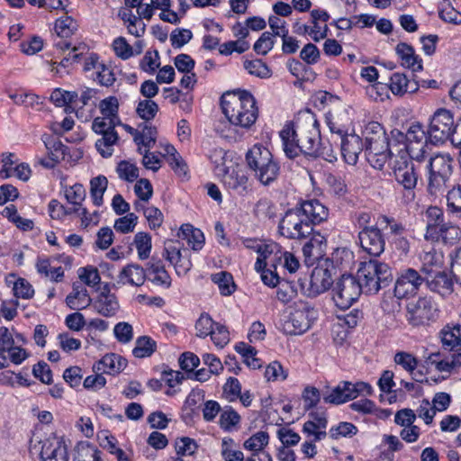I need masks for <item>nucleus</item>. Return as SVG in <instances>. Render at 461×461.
<instances>
[{
  "mask_svg": "<svg viewBox=\"0 0 461 461\" xmlns=\"http://www.w3.org/2000/svg\"><path fill=\"white\" fill-rule=\"evenodd\" d=\"M363 135L366 159L375 168L382 169L385 162L393 157L384 127L377 122H369Z\"/></svg>",
  "mask_w": 461,
  "mask_h": 461,
  "instance_id": "obj_4",
  "label": "nucleus"
},
{
  "mask_svg": "<svg viewBox=\"0 0 461 461\" xmlns=\"http://www.w3.org/2000/svg\"><path fill=\"white\" fill-rule=\"evenodd\" d=\"M276 285V298L283 303L291 302L297 295L295 286L290 282L279 281Z\"/></svg>",
  "mask_w": 461,
  "mask_h": 461,
  "instance_id": "obj_46",
  "label": "nucleus"
},
{
  "mask_svg": "<svg viewBox=\"0 0 461 461\" xmlns=\"http://www.w3.org/2000/svg\"><path fill=\"white\" fill-rule=\"evenodd\" d=\"M42 140L51 160L60 162L65 159L68 147L61 140L50 135H43Z\"/></svg>",
  "mask_w": 461,
  "mask_h": 461,
  "instance_id": "obj_32",
  "label": "nucleus"
},
{
  "mask_svg": "<svg viewBox=\"0 0 461 461\" xmlns=\"http://www.w3.org/2000/svg\"><path fill=\"white\" fill-rule=\"evenodd\" d=\"M315 311L307 303L299 302L291 312L289 319L284 323L283 330L288 335H300L307 331L312 321L315 318Z\"/></svg>",
  "mask_w": 461,
  "mask_h": 461,
  "instance_id": "obj_13",
  "label": "nucleus"
},
{
  "mask_svg": "<svg viewBox=\"0 0 461 461\" xmlns=\"http://www.w3.org/2000/svg\"><path fill=\"white\" fill-rule=\"evenodd\" d=\"M438 14L445 22L454 24L461 23V13L456 10L447 0H443V2L440 3Z\"/></svg>",
  "mask_w": 461,
  "mask_h": 461,
  "instance_id": "obj_45",
  "label": "nucleus"
},
{
  "mask_svg": "<svg viewBox=\"0 0 461 461\" xmlns=\"http://www.w3.org/2000/svg\"><path fill=\"white\" fill-rule=\"evenodd\" d=\"M214 321L207 313H203L196 321L195 330L196 336L205 338L212 332Z\"/></svg>",
  "mask_w": 461,
  "mask_h": 461,
  "instance_id": "obj_54",
  "label": "nucleus"
},
{
  "mask_svg": "<svg viewBox=\"0 0 461 461\" xmlns=\"http://www.w3.org/2000/svg\"><path fill=\"white\" fill-rule=\"evenodd\" d=\"M362 291L357 278L351 275H343L333 288V301L338 308L348 309L357 300Z\"/></svg>",
  "mask_w": 461,
  "mask_h": 461,
  "instance_id": "obj_11",
  "label": "nucleus"
},
{
  "mask_svg": "<svg viewBox=\"0 0 461 461\" xmlns=\"http://www.w3.org/2000/svg\"><path fill=\"white\" fill-rule=\"evenodd\" d=\"M212 280L218 285L222 295H230L234 291V282L232 276L228 272H219L212 275Z\"/></svg>",
  "mask_w": 461,
  "mask_h": 461,
  "instance_id": "obj_42",
  "label": "nucleus"
},
{
  "mask_svg": "<svg viewBox=\"0 0 461 461\" xmlns=\"http://www.w3.org/2000/svg\"><path fill=\"white\" fill-rule=\"evenodd\" d=\"M146 275V279L156 285H160L165 288H168L171 285V277L160 259L151 258L148 263Z\"/></svg>",
  "mask_w": 461,
  "mask_h": 461,
  "instance_id": "obj_22",
  "label": "nucleus"
},
{
  "mask_svg": "<svg viewBox=\"0 0 461 461\" xmlns=\"http://www.w3.org/2000/svg\"><path fill=\"white\" fill-rule=\"evenodd\" d=\"M330 436L333 439L340 437H353L357 433V428L350 422H340L338 426L330 429Z\"/></svg>",
  "mask_w": 461,
  "mask_h": 461,
  "instance_id": "obj_55",
  "label": "nucleus"
},
{
  "mask_svg": "<svg viewBox=\"0 0 461 461\" xmlns=\"http://www.w3.org/2000/svg\"><path fill=\"white\" fill-rule=\"evenodd\" d=\"M41 457L42 461H68V447L62 438L48 439L44 442Z\"/></svg>",
  "mask_w": 461,
  "mask_h": 461,
  "instance_id": "obj_19",
  "label": "nucleus"
},
{
  "mask_svg": "<svg viewBox=\"0 0 461 461\" xmlns=\"http://www.w3.org/2000/svg\"><path fill=\"white\" fill-rule=\"evenodd\" d=\"M65 196L68 203L80 207L86 198V189L81 184H75L66 188Z\"/></svg>",
  "mask_w": 461,
  "mask_h": 461,
  "instance_id": "obj_50",
  "label": "nucleus"
},
{
  "mask_svg": "<svg viewBox=\"0 0 461 461\" xmlns=\"http://www.w3.org/2000/svg\"><path fill=\"white\" fill-rule=\"evenodd\" d=\"M55 30L59 36L67 38L76 30V23L69 16L58 19L55 23Z\"/></svg>",
  "mask_w": 461,
  "mask_h": 461,
  "instance_id": "obj_58",
  "label": "nucleus"
},
{
  "mask_svg": "<svg viewBox=\"0 0 461 461\" xmlns=\"http://www.w3.org/2000/svg\"><path fill=\"white\" fill-rule=\"evenodd\" d=\"M180 231L183 239L194 250H200L203 247L204 236L201 230L194 228L191 224H184Z\"/></svg>",
  "mask_w": 461,
  "mask_h": 461,
  "instance_id": "obj_33",
  "label": "nucleus"
},
{
  "mask_svg": "<svg viewBox=\"0 0 461 461\" xmlns=\"http://www.w3.org/2000/svg\"><path fill=\"white\" fill-rule=\"evenodd\" d=\"M240 420V415L231 406H225L220 415L219 424L222 429L230 431L238 428Z\"/></svg>",
  "mask_w": 461,
  "mask_h": 461,
  "instance_id": "obj_37",
  "label": "nucleus"
},
{
  "mask_svg": "<svg viewBox=\"0 0 461 461\" xmlns=\"http://www.w3.org/2000/svg\"><path fill=\"white\" fill-rule=\"evenodd\" d=\"M392 133L406 141L405 149H400L398 155L406 153V158L415 160L417 163H421L426 153L427 143L429 140V134L425 132L420 124H412L403 135L400 131H393Z\"/></svg>",
  "mask_w": 461,
  "mask_h": 461,
  "instance_id": "obj_9",
  "label": "nucleus"
},
{
  "mask_svg": "<svg viewBox=\"0 0 461 461\" xmlns=\"http://www.w3.org/2000/svg\"><path fill=\"white\" fill-rule=\"evenodd\" d=\"M113 48L115 54L122 59H128L133 55L132 47L123 37L116 38L113 42Z\"/></svg>",
  "mask_w": 461,
  "mask_h": 461,
  "instance_id": "obj_60",
  "label": "nucleus"
},
{
  "mask_svg": "<svg viewBox=\"0 0 461 461\" xmlns=\"http://www.w3.org/2000/svg\"><path fill=\"white\" fill-rule=\"evenodd\" d=\"M244 68L250 75L257 76L258 77L264 78L270 76L268 67L260 59L246 60L244 62Z\"/></svg>",
  "mask_w": 461,
  "mask_h": 461,
  "instance_id": "obj_53",
  "label": "nucleus"
},
{
  "mask_svg": "<svg viewBox=\"0 0 461 461\" xmlns=\"http://www.w3.org/2000/svg\"><path fill=\"white\" fill-rule=\"evenodd\" d=\"M235 349L238 353L242 355L245 358L246 364L253 369L259 368L261 366L260 360L256 357L257 350L255 348L244 343L240 342L235 346Z\"/></svg>",
  "mask_w": 461,
  "mask_h": 461,
  "instance_id": "obj_43",
  "label": "nucleus"
},
{
  "mask_svg": "<svg viewBox=\"0 0 461 461\" xmlns=\"http://www.w3.org/2000/svg\"><path fill=\"white\" fill-rule=\"evenodd\" d=\"M66 303L70 309H85L91 303V298L87 290L82 285H73V291L66 298Z\"/></svg>",
  "mask_w": 461,
  "mask_h": 461,
  "instance_id": "obj_31",
  "label": "nucleus"
},
{
  "mask_svg": "<svg viewBox=\"0 0 461 461\" xmlns=\"http://www.w3.org/2000/svg\"><path fill=\"white\" fill-rule=\"evenodd\" d=\"M285 155L294 158L300 153L313 155L320 145V130L313 114L307 112L286 123L280 131Z\"/></svg>",
  "mask_w": 461,
  "mask_h": 461,
  "instance_id": "obj_2",
  "label": "nucleus"
},
{
  "mask_svg": "<svg viewBox=\"0 0 461 461\" xmlns=\"http://www.w3.org/2000/svg\"><path fill=\"white\" fill-rule=\"evenodd\" d=\"M96 312L103 316H113L119 309V303L114 294L101 293L94 303Z\"/></svg>",
  "mask_w": 461,
  "mask_h": 461,
  "instance_id": "obj_29",
  "label": "nucleus"
},
{
  "mask_svg": "<svg viewBox=\"0 0 461 461\" xmlns=\"http://www.w3.org/2000/svg\"><path fill=\"white\" fill-rule=\"evenodd\" d=\"M126 366L127 360L124 357L117 354H107L95 364L93 368L96 372L114 375L122 371Z\"/></svg>",
  "mask_w": 461,
  "mask_h": 461,
  "instance_id": "obj_24",
  "label": "nucleus"
},
{
  "mask_svg": "<svg viewBox=\"0 0 461 461\" xmlns=\"http://www.w3.org/2000/svg\"><path fill=\"white\" fill-rule=\"evenodd\" d=\"M157 349V343L148 336H141L136 339L132 354L135 357L143 358L150 357Z\"/></svg>",
  "mask_w": 461,
  "mask_h": 461,
  "instance_id": "obj_36",
  "label": "nucleus"
},
{
  "mask_svg": "<svg viewBox=\"0 0 461 461\" xmlns=\"http://www.w3.org/2000/svg\"><path fill=\"white\" fill-rule=\"evenodd\" d=\"M157 130L155 127L145 125L142 131H135L134 141L139 146L138 150L142 153L140 145L149 149L156 142Z\"/></svg>",
  "mask_w": 461,
  "mask_h": 461,
  "instance_id": "obj_40",
  "label": "nucleus"
},
{
  "mask_svg": "<svg viewBox=\"0 0 461 461\" xmlns=\"http://www.w3.org/2000/svg\"><path fill=\"white\" fill-rule=\"evenodd\" d=\"M247 163L255 176L265 185L274 182L280 173L278 163L274 160L268 149L254 145L246 155Z\"/></svg>",
  "mask_w": 461,
  "mask_h": 461,
  "instance_id": "obj_6",
  "label": "nucleus"
},
{
  "mask_svg": "<svg viewBox=\"0 0 461 461\" xmlns=\"http://www.w3.org/2000/svg\"><path fill=\"white\" fill-rule=\"evenodd\" d=\"M453 158L448 153H438L426 164L429 169L428 192L430 195H443L453 171Z\"/></svg>",
  "mask_w": 461,
  "mask_h": 461,
  "instance_id": "obj_7",
  "label": "nucleus"
},
{
  "mask_svg": "<svg viewBox=\"0 0 461 461\" xmlns=\"http://www.w3.org/2000/svg\"><path fill=\"white\" fill-rule=\"evenodd\" d=\"M134 245L140 259H147L151 250V237L147 232H138L134 237Z\"/></svg>",
  "mask_w": 461,
  "mask_h": 461,
  "instance_id": "obj_41",
  "label": "nucleus"
},
{
  "mask_svg": "<svg viewBox=\"0 0 461 461\" xmlns=\"http://www.w3.org/2000/svg\"><path fill=\"white\" fill-rule=\"evenodd\" d=\"M339 140L344 160L349 165L357 164L358 156L364 149L361 138L357 134H346Z\"/></svg>",
  "mask_w": 461,
  "mask_h": 461,
  "instance_id": "obj_18",
  "label": "nucleus"
},
{
  "mask_svg": "<svg viewBox=\"0 0 461 461\" xmlns=\"http://www.w3.org/2000/svg\"><path fill=\"white\" fill-rule=\"evenodd\" d=\"M424 282L431 291L438 293L441 295L449 294L453 291L452 280L443 270L438 271L437 274L435 273L424 276Z\"/></svg>",
  "mask_w": 461,
  "mask_h": 461,
  "instance_id": "obj_25",
  "label": "nucleus"
},
{
  "mask_svg": "<svg viewBox=\"0 0 461 461\" xmlns=\"http://www.w3.org/2000/svg\"><path fill=\"white\" fill-rule=\"evenodd\" d=\"M332 283V276L328 269L321 267L313 269L310 278L312 293L317 294H321L328 290Z\"/></svg>",
  "mask_w": 461,
  "mask_h": 461,
  "instance_id": "obj_27",
  "label": "nucleus"
},
{
  "mask_svg": "<svg viewBox=\"0 0 461 461\" xmlns=\"http://www.w3.org/2000/svg\"><path fill=\"white\" fill-rule=\"evenodd\" d=\"M221 104L224 115L236 126L249 128L258 116L256 100L248 91L227 92L221 96Z\"/></svg>",
  "mask_w": 461,
  "mask_h": 461,
  "instance_id": "obj_3",
  "label": "nucleus"
},
{
  "mask_svg": "<svg viewBox=\"0 0 461 461\" xmlns=\"http://www.w3.org/2000/svg\"><path fill=\"white\" fill-rule=\"evenodd\" d=\"M426 217L428 223L425 238L434 239V232L439 229V224L445 223L442 211L437 206H430L426 211Z\"/></svg>",
  "mask_w": 461,
  "mask_h": 461,
  "instance_id": "obj_35",
  "label": "nucleus"
},
{
  "mask_svg": "<svg viewBox=\"0 0 461 461\" xmlns=\"http://www.w3.org/2000/svg\"><path fill=\"white\" fill-rule=\"evenodd\" d=\"M287 375V371L284 370L282 365L277 361L270 363L265 371V377L267 381L285 380Z\"/></svg>",
  "mask_w": 461,
  "mask_h": 461,
  "instance_id": "obj_59",
  "label": "nucleus"
},
{
  "mask_svg": "<svg viewBox=\"0 0 461 461\" xmlns=\"http://www.w3.org/2000/svg\"><path fill=\"white\" fill-rule=\"evenodd\" d=\"M393 169L396 181L404 188V197L407 201H413L415 198L414 188L417 185L420 164L415 160L406 158V153L400 156H393L389 159Z\"/></svg>",
  "mask_w": 461,
  "mask_h": 461,
  "instance_id": "obj_8",
  "label": "nucleus"
},
{
  "mask_svg": "<svg viewBox=\"0 0 461 461\" xmlns=\"http://www.w3.org/2000/svg\"><path fill=\"white\" fill-rule=\"evenodd\" d=\"M425 283L424 276L413 268L401 272L394 285V295L398 299L412 296L417 294L420 285Z\"/></svg>",
  "mask_w": 461,
  "mask_h": 461,
  "instance_id": "obj_15",
  "label": "nucleus"
},
{
  "mask_svg": "<svg viewBox=\"0 0 461 461\" xmlns=\"http://www.w3.org/2000/svg\"><path fill=\"white\" fill-rule=\"evenodd\" d=\"M329 211L319 200H304L285 212L278 231L286 239L302 240L313 231V225L328 219Z\"/></svg>",
  "mask_w": 461,
  "mask_h": 461,
  "instance_id": "obj_1",
  "label": "nucleus"
},
{
  "mask_svg": "<svg viewBox=\"0 0 461 461\" xmlns=\"http://www.w3.org/2000/svg\"><path fill=\"white\" fill-rule=\"evenodd\" d=\"M136 112L141 119L150 121L158 112V106L152 100H142L139 102Z\"/></svg>",
  "mask_w": 461,
  "mask_h": 461,
  "instance_id": "obj_49",
  "label": "nucleus"
},
{
  "mask_svg": "<svg viewBox=\"0 0 461 461\" xmlns=\"http://www.w3.org/2000/svg\"><path fill=\"white\" fill-rule=\"evenodd\" d=\"M358 239L361 248L371 256L379 257L384 251L385 240L377 227H364Z\"/></svg>",
  "mask_w": 461,
  "mask_h": 461,
  "instance_id": "obj_16",
  "label": "nucleus"
},
{
  "mask_svg": "<svg viewBox=\"0 0 461 461\" xmlns=\"http://www.w3.org/2000/svg\"><path fill=\"white\" fill-rule=\"evenodd\" d=\"M326 238L320 233L314 234L303 247L305 264L312 266L325 255Z\"/></svg>",
  "mask_w": 461,
  "mask_h": 461,
  "instance_id": "obj_20",
  "label": "nucleus"
},
{
  "mask_svg": "<svg viewBox=\"0 0 461 461\" xmlns=\"http://www.w3.org/2000/svg\"><path fill=\"white\" fill-rule=\"evenodd\" d=\"M274 46L273 35L268 32L261 34L254 44V50L258 54L266 55Z\"/></svg>",
  "mask_w": 461,
  "mask_h": 461,
  "instance_id": "obj_63",
  "label": "nucleus"
},
{
  "mask_svg": "<svg viewBox=\"0 0 461 461\" xmlns=\"http://www.w3.org/2000/svg\"><path fill=\"white\" fill-rule=\"evenodd\" d=\"M394 362L410 373H412L418 365L417 359L411 354L403 351L395 354Z\"/></svg>",
  "mask_w": 461,
  "mask_h": 461,
  "instance_id": "obj_61",
  "label": "nucleus"
},
{
  "mask_svg": "<svg viewBox=\"0 0 461 461\" xmlns=\"http://www.w3.org/2000/svg\"><path fill=\"white\" fill-rule=\"evenodd\" d=\"M440 339L445 349L453 351L461 345L460 325H446L440 331Z\"/></svg>",
  "mask_w": 461,
  "mask_h": 461,
  "instance_id": "obj_30",
  "label": "nucleus"
},
{
  "mask_svg": "<svg viewBox=\"0 0 461 461\" xmlns=\"http://www.w3.org/2000/svg\"><path fill=\"white\" fill-rule=\"evenodd\" d=\"M175 448L178 456H192L196 452L198 445L194 439L188 437H182L176 438Z\"/></svg>",
  "mask_w": 461,
  "mask_h": 461,
  "instance_id": "obj_48",
  "label": "nucleus"
},
{
  "mask_svg": "<svg viewBox=\"0 0 461 461\" xmlns=\"http://www.w3.org/2000/svg\"><path fill=\"white\" fill-rule=\"evenodd\" d=\"M116 171L120 178L128 182H133L139 176L138 167L134 164L125 160L118 164Z\"/></svg>",
  "mask_w": 461,
  "mask_h": 461,
  "instance_id": "obj_51",
  "label": "nucleus"
},
{
  "mask_svg": "<svg viewBox=\"0 0 461 461\" xmlns=\"http://www.w3.org/2000/svg\"><path fill=\"white\" fill-rule=\"evenodd\" d=\"M108 180L104 176H98L90 181V195L95 206L103 204V195L107 189Z\"/></svg>",
  "mask_w": 461,
  "mask_h": 461,
  "instance_id": "obj_39",
  "label": "nucleus"
},
{
  "mask_svg": "<svg viewBox=\"0 0 461 461\" xmlns=\"http://www.w3.org/2000/svg\"><path fill=\"white\" fill-rule=\"evenodd\" d=\"M137 221L138 217L133 212H130L123 217L118 218L114 222L113 228L118 232L129 233L133 231Z\"/></svg>",
  "mask_w": 461,
  "mask_h": 461,
  "instance_id": "obj_52",
  "label": "nucleus"
},
{
  "mask_svg": "<svg viewBox=\"0 0 461 461\" xmlns=\"http://www.w3.org/2000/svg\"><path fill=\"white\" fill-rule=\"evenodd\" d=\"M447 201L452 212H461V185L454 186L447 192Z\"/></svg>",
  "mask_w": 461,
  "mask_h": 461,
  "instance_id": "obj_64",
  "label": "nucleus"
},
{
  "mask_svg": "<svg viewBox=\"0 0 461 461\" xmlns=\"http://www.w3.org/2000/svg\"><path fill=\"white\" fill-rule=\"evenodd\" d=\"M158 59L159 54L158 50H148L140 60V67L143 71L152 74L160 65L158 61Z\"/></svg>",
  "mask_w": 461,
  "mask_h": 461,
  "instance_id": "obj_56",
  "label": "nucleus"
},
{
  "mask_svg": "<svg viewBox=\"0 0 461 461\" xmlns=\"http://www.w3.org/2000/svg\"><path fill=\"white\" fill-rule=\"evenodd\" d=\"M393 279L390 267L378 260L362 262L357 270V282L366 294H376L382 287L388 285Z\"/></svg>",
  "mask_w": 461,
  "mask_h": 461,
  "instance_id": "obj_5",
  "label": "nucleus"
},
{
  "mask_svg": "<svg viewBox=\"0 0 461 461\" xmlns=\"http://www.w3.org/2000/svg\"><path fill=\"white\" fill-rule=\"evenodd\" d=\"M269 442V435L266 431H258L244 441L243 447L257 456Z\"/></svg>",
  "mask_w": 461,
  "mask_h": 461,
  "instance_id": "obj_38",
  "label": "nucleus"
},
{
  "mask_svg": "<svg viewBox=\"0 0 461 461\" xmlns=\"http://www.w3.org/2000/svg\"><path fill=\"white\" fill-rule=\"evenodd\" d=\"M420 259L422 263L420 274L423 276H427L435 273L437 274L438 271L442 270L443 255L440 252L431 249L429 251H425Z\"/></svg>",
  "mask_w": 461,
  "mask_h": 461,
  "instance_id": "obj_26",
  "label": "nucleus"
},
{
  "mask_svg": "<svg viewBox=\"0 0 461 461\" xmlns=\"http://www.w3.org/2000/svg\"><path fill=\"white\" fill-rule=\"evenodd\" d=\"M459 229L450 222L439 224V229L434 232V239L442 238L446 242L454 243L459 240Z\"/></svg>",
  "mask_w": 461,
  "mask_h": 461,
  "instance_id": "obj_44",
  "label": "nucleus"
},
{
  "mask_svg": "<svg viewBox=\"0 0 461 461\" xmlns=\"http://www.w3.org/2000/svg\"><path fill=\"white\" fill-rule=\"evenodd\" d=\"M163 257L174 265L178 275H185L192 267L191 261L184 258L180 247L172 240L165 244Z\"/></svg>",
  "mask_w": 461,
  "mask_h": 461,
  "instance_id": "obj_21",
  "label": "nucleus"
},
{
  "mask_svg": "<svg viewBox=\"0 0 461 461\" xmlns=\"http://www.w3.org/2000/svg\"><path fill=\"white\" fill-rule=\"evenodd\" d=\"M119 103L116 97L110 96L101 101L99 108L103 116L111 118L113 121L119 122L118 117Z\"/></svg>",
  "mask_w": 461,
  "mask_h": 461,
  "instance_id": "obj_47",
  "label": "nucleus"
},
{
  "mask_svg": "<svg viewBox=\"0 0 461 461\" xmlns=\"http://www.w3.org/2000/svg\"><path fill=\"white\" fill-rule=\"evenodd\" d=\"M75 451V461H101V451L88 442L77 443Z\"/></svg>",
  "mask_w": 461,
  "mask_h": 461,
  "instance_id": "obj_34",
  "label": "nucleus"
},
{
  "mask_svg": "<svg viewBox=\"0 0 461 461\" xmlns=\"http://www.w3.org/2000/svg\"><path fill=\"white\" fill-rule=\"evenodd\" d=\"M435 315L436 309L432 301L427 297L410 302L406 306V320L413 327L428 324Z\"/></svg>",
  "mask_w": 461,
  "mask_h": 461,
  "instance_id": "obj_14",
  "label": "nucleus"
},
{
  "mask_svg": "<svg viewBox=\"0 0 461 461\" xmlns=\"http://www.w3.org/2000/svg\"><path fill=\"white\" fill-rule=\"evenodd\" d=\"M146 276V269L142 267L137 264H129L120 271L117 284L140 286L144 284Z\"/></svg>",
  "mask_w": 461,
  "mask_h": 461,
  "instance_id": "obj_23",
  "label": "nucleus"
},
{
  "mask_svg": "<svg viewBox=\"0 0 461 461\" xmlns=\"http://www.w3.org/2000/svg\"><path fill=\"white\" fill-rule=\"evenodd\" d=\"M455 125L452 113L446 109H438L432 116L427 132L429 142L436 145L451 139Z\"/></svg>",
  "mask_w": 461,
  "mask_h": 461,
  "instance_id": "obj_12",
  "label": "nucleus"
},
{
  "mask_svg": "<svg viewBox=\"0 0 461 461\" xmlns=\"http://www.w3.org/2000/svg\"><path fill=\"white\" fill-rule=\"evenodd\" d=\"M119 123L120 121H113L105 116L96 117L93 122L92 129L94 131L102 134V138L96 140L95 147L104 158L111 157L113 154V147L118 140V134L114 128Z\"/></svg>",
  "mask_w": 461,
  "mask_h": 461,
  "instance_id": "obj_10",
  "label": "nucleus"
},
{
  "mask_svg": "<svg viewBox=\"0 0 461 461\" xmlns=\"http://www.w3.org/2000/svg\"><path fill=\"white\" fill-rule=\"evenodd\" d=\"M78 276L86 285L89 286H95L98 285L101 280L97 268L93 267L80 268Z\"/></svg>",
  "mask_w": 461,
  "mask_h": 461,
  "instance_id": "obj_62",
  "label": "nucleus"
},
{
  "mask_svg": "<svg viewBox=\"0 0 461 461\" xmlns=\"http://www.w3.org/2000/svg\"><path fill=\"white\" fill-rule=\"evenodd\" d=\"M193 37V33L187 29H175L170 34V41L175 49H179L188 43Z\"/></svg>",
  "mask_w": 461,
  "mask_h": 461,
  "instance_id": "obj_57",
  "label": "nucleus"
},
{
  "mask_svg": "<svg viewBox=\"0 0 461 461\" xmlns=\"http://www.w3.org/2000/svg\"><path fill=\"white\" fill-rule=\"evenodd\" d=\"M396 53L402 59V66L418 72L422 69V61L415 54L413 48L406 43H399L396 46Z\"/></svg>",
  "mask_w": 461,
  "mask_h": 461,
  "instance_id": "obj_28",
  "label": "nucleus"
},
{
  "mask_svg": "<svg viewBox=\"0 0 461 461\" xmlns=\"http://www.w3.org/2000/svg\"><path fill=\"white\" fill-rule=\"evenodd\" d=\"M223 185L240 195L249 191V178L243 168L239 166L226 168L222 176Z\"/></svg>",
  "mask_w": 461,
  "mask_h": 461,
  "instance_id": "obj_17",
  "label": "nucleus"
}]
</instances>
